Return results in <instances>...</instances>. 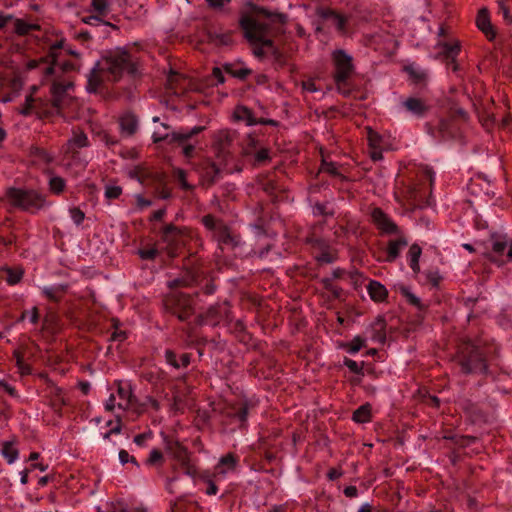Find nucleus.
I'll return each instance as SVG.
<instances>
[{"label": "nucleus", "mask_w": 512, "mask_h": 512, "mask_svg": "<svg viewBox=\"0 0 512 512\" xmlns=\"http://www.w3.org/2000/svg\"><path fill=\"white\" fill-rule=\"evenodd\" d=\"M164 448L165 451L175 461L184 460L183 458L187 456H192V453L188 450L186 446H184L178 440L170 438L168 436L164 437Z\"/></svg>", "instance_id": "a211bd4d"}, {"label": "nucleus", "mask_w": 512, "mask_h": 512, "mask_svg": "<svg viewBox=\"0 0 512 512\" xmlns=\"http://www.w3.org/2000/svg\"><path fill=\"white\" fill-rule=\"evenodd\" d=\"M333 64V80L339 93L349 95L350 89L347 88L349 79L355 73L353 58L343 49H336L331 54Z\"/></svg>", "instance_id": "39448f33"}, {"label": "nucleus", "mask_w": 512, "mask_h": 512, "mask_svg": "<svg viewBox=\"0 0 512 512\" xmlns=\"http://www.w3.org/2000/svg\"><path fill=\"white\" fill-rule=\"evenodd\" d=\"M365 346V340L360 336H356L352 339L351 342L345 343L342 345L343 348L347 350L348 353L354 354L360 351Z\"/></svg>", "instance_id": "3c124183"}, {"label": "nucleus", "mask_w": 512, "mask_h": 512, "mask_svg": "<svg viewBox=\"0 0 512 512\" xmlns=\"http://www.w3.org/2000/svg\"><path fill=\"white\" fill-rule=\"evenodd\" d=\"M49 191L52 194L60 195L65 191L66 181L60 176H51L48 182Z\"/></svg>", "instance_id": "c03bdc74"}, {"label": "nucleus", "mask_w": 512, "mask_h": 512, "mask_svg": "<svg viewBox=\"0 0 512 512\" xmlns=\"http://www.w3.org/2000/svg\"><path fill=\"white\" fill-rule=\"evenodd\" d=\"M120 131L125 136H133L139 126V120L137 116L132 112H126L119 117Z\"/></svg>", "instance_id": "412c9836"}, {"label": "nucleus", "mask_w": 512, "mask_h": 512, "mask_svg": "<svg viewBox=\"0 0 512 512\" xmlns=\"http://www.w3.org/2000/svg\"><path fill=\"white\" fill-rule=\"evenodd\" d=\"M6 197L13 207L31 214H36L51 204L46 194L35 189L9 187Z\"/></svg>", "instance_id": "7ed1b4c3"}, {"label": "nucleus", "mask_w": 512, "mask_h": 512, "mask_svg": "<svg viewBox=\"0 0 512 512\" xmlns=\"http://www.w3.org/2000/svg\"><path fill=\"white\" fill-rule=\"evenodd\" d=\"M2 271L6 274V282L11 286L18 284L24 275V270L21 267H4Z\"/></svg>", "instance_id": "4c0bfd02"}, {"label": "nucleus", "mask_w": 512, "mask_h": 512, "mask_svg": "<svg viewBox=\"0 0 512 512\" xmlns=\"http://www.w3.org/2000/svg\"><path fill=\"white\" fill-rule=\"evenodd\" d=\"M221 170L216 163L205 160L201 164L200 184L205 189L212 187L220 178Z\"/></svg>", "instance_id": "f8f14e48"}, {"label": "nucleus", "mask_w": 512, "mask_h": 512, "mask_svg": "<svg viewBox=\"0 0 512 512\" xmlns=\"http://www.w3.org/2000/svg\"><path fill=\"white\" fill-rule=\"evenodd\" d=\"M162 463H163L162 452L159 449H153L150 452L149 457L146 460V464L153 466V465L162 464Z\"/></svg>", "instance_id": "052dcab7"}, {"label": "nucleus", "mask_w": 512, "mask_h": 512, "mask_svg": "<svg viewBox=\"0 0 512 512\" xmlns=\"http://www.w3.org/2000/svg\"><path fill=\"white\" fill-rule=\"evenodd\" d=\"M181 235V230L174 224H168L162 229V240L168 244V254L171 257L176 256V248Z\"/></svg>", "instance_id": "f3484780"}, {"label": "nucleus", "mask_w": 512, "mask_h": 512, "mask_svg": "<svg viewBox=\"0 0 512 512\" xmlns=\"http://www.w3.org/2000/svg\"><path fill=\"white\" fill-rule=\"evenodd\" d=\"M30 156L34 158L37 163L49 165L54 161V156L46 149L33 146L30 148Z\"/></svg>", "instance_id": "f704fd0d"}, {"label": "nucleus", "mask_w": 512, "mask_h": 512, "mask_svg": "<svg viewBox=\"0 0 512 512\" xmlns=\"http://www.w3.org/2000/svg\"><path fill=\"white\" fill-rule=\"evenodd\" d=\"M404 108L417 117L424 116L428 110L429 106L426 102L421 98L409 97L403 102Z\"/></svg>", "instance_id": "5701e85b"}, {"label": "nucleus", "mask_w": 512, "mask_h": 512, "mask_svg": "<svg viewBox=\"0 0 512 512\" xmlns=\"http://www.w3.org/2000/svg\"><path fill=\"white\" fill-rule=\"evenodd\" d=\"M386 320L384 316L379 315L371 324L372 340L384 344L386 341Z\"/></svg>", "instance_id": "393cba45"}, {"label": "nucleus", "mask_w": 512, "mask_h": 512, "mask_svg": "<svg viewBox=\"0 0 512 512\" xmlns=\"http://www.w3.org/2000/svg\"><path fill=\"white\" fill-rule=\"evenodd\" d=\"M163 308L180 321H187L195 312L193 298L189 294L174 292L163 298Z\"/></svg>", "instance_id": "0eeeda50"}, {"label": "nucleus", "mask_w": 512, "mask_h": 512, "mask_svg": "<svg viewBox=\"0 0 512 512\" xmlns=\"http://www.w3.org/2000/svg\"><path fill=\"white\" fill-rule=\"evenodd\" d=\"M498 5H499V9H500V11L502 13L504 21L508 25H511L512 24V14L510 12L509 7L505 4V2L503 0H500L498 2Z\"/></svg>", "instance_id": "774afa93"}, {"label": "nucleus", "mask_w": 512, "mask_h": 512, "mask_svg": "<svg viewBox=\"0 0 512 512\" xmlns=\"http://www.w3.org/2000/svg\"><path fill=\"white\" fill-rule=\"evenodd\" d=\"M15 33L19 36L28 35L31 31L40 30V25L36 23H27L22 19H15Z\"/></svg>", "instance_id": "58836bf2"}, {"label": "nucleus", "mask_w": 512, "mask_h": 512, "mask_svg": "<svg viewBox=\"0 0 512 512\" xmlns=\"http://www.w3.org/2000/svg\"><path fill=\"white\" fill-rule=\"evenodd\" d=\"M117 393H118L119 397L124 401V403L119 402L118 407L125 409L132 402V400H131L132 392H131L130 388H125L119 384Z\"/></svg>", "instance_id": "864d4df0"}, {"label": "nucleus", "mask_w": 512, "mask_h": 512, "mask_svg": "<svg viewBox=\"0 0 512 512\" xmlns=\"http://www.w3.org/2000/svg\"><path fill=\"white\" fill-rule=\"evenodd\" d=\"M239 111L241 112V114L238 115L239 119H245L248 125L256 124L257 119L253 117V113L249 108L241 107Z\"/></svg>", "instance_id": "69168bd1"}, {"label": "nucleus", "mask_w": 512, "mask_h": 512, "mask_svg": "<svg viewBox=\"0 0 512 512\" xmlns=\"http://www.w3.org/2000/svg\"><path fill=\"white\" fill-rule=\"evenodd\" d=\"M198 504L183 497L176 499L170 505L171 512H198Z\"/></svg>", "instance_id": "473e14b6"}, {"label": "nucleus", "mask_w": 512, "mask_h": 512, "mask_svg": "<svg viewBox=\"0 0 512 512\" xmlns=\"http://www.w3.org/2000/svg\"><path fill=\"white\" fill-rule=\"evenodd\" d=\"M122 194V187L108 185L105 187V197L109 200L118 199Z\"/></svg>", "instance_id": "680f3d73"}, {"label": "nucleus", "mask_w": 512, "mask_h": 512, "mask_svg": "<svg viewBox=\"0 0 512 512\" xmlns=\"http://www.w3.org/2000/svg\"><path fill=\"white\" fill-rule=\"evenodd\" d=\"M214 238L222 250L225 248L233 250L241 244L240 234L232 231V229L224 223H219V228L217 233L214 234Z\"/></svg>", "instance_id": "9b49d317"}, {"label": "nucleus", "mask_w": 512, "mask_h": 512, "mask_svg": "<svg viewBox=\"0 0 512 512\" xmlns=\"http://www.w3.org/2000/svg\"><path fill=\"white\" fill-rule=\"evenodd\" d=\"M448 113L449 117L454 120H461L463 122H467L469 120L468 112L462 108L458 103L454 100H450L448 104Z\"/></svg>", "instance_id": "c9c22d12"}, {"label": "nucleus", "mask_w": 512, "mask_h": 512, "mask_svg": "<svg viewBox=\"0 0 512 512\" xmlns=\"http://www.w3.org/2000/svg\"><path fill=\"white\" fill-rule=\"evenodd\" d=\"M250 407L251 405L247 401L236 403L231 407L230 416L244 424L247 421Z\"/></svg>", "instance_id": "72a5a7b5"}, {"label": "nucleus", "mask_w": 512, "mask_h": 512, "mask_svg": "<svg viewBox=\"0 0 512 512\" xmlns=\"http://www.w3.org/2000/svg\"><path fill=\"white\" fill-rule=\"evenodd\" d=\"M73 86L72 82L62 83V82H54L51 86V100L61 111L62 108V99L65 96L67 90Z\"/></svg>", "instance_id": "b1692460"}, {"label": "nucleus", "mask_w": 512, "mask_h": 512, "mask_svg": "<svg viewBox=\"0 0 512 512\" xmlns=\"http://www.w3.org/2000/svg\"><path fill=\"white\" fill-rule=\"evenodd\" d=\"M202 224L210 231H213L214 234L217 233L219 228V223H223L222 220L216 219L213 215L207 214L201 219Z\"/></svg>", "instance_id": "5fc2aeb1"}, {"label": "nucleus", "mask_w": 512, "mask_h": 512, "mask_svg": "<svg viewBox=\"0 0 512 512\" xmlns=\"http://www.w3.org/2000/svg\"><path fill=\"white\" fill-rule=\"evenodd\" d=\"M453 121L454 119L450 117L448 119H440L436 127L437 135L435 132H432V135L442 140L454 138L458 132V128L454 125Z\"/></svg>", "instance_id": "4be33fe9"}, {"label": "nucleus", "mask_w": 512, "mask_h": 512, "mask_svg": "<svg viewBox=\"0 0 512 512\" xmlns=\"http://www.w3.org/2000/svg\"><path fill=\"white\" fill-rule=\"evenodd\" d=\"M508 244L507 237L497 233H492L487 241L476 243L478 248H482V254L498 265L512 261V241Z\"/></svg>", "instance_id": "423d86ee"}, {"label": "nucleus", "mask_w": 512, "mask_h": 512, "mask_svg": "<svg viewBox=\"0 0 512 512\" xmlns=\"http://www.w3.org/2000/svg\"><path fill=\"white\" fill-rule=\"evenodd\" d=\"M367 291L370 298L375 302H383L388 297V291L386 287L376 280H370L367 285Z\"/></svg>", "instance_id": "bb28decb"}, {"label": "nucleus", "mask_w": 512, "mask_h": 512, "mask_svg": "<svg viewBox=\"0 0 512 512\" xmlns=\"http://www.w3.org/2000/svg\"><path fill=\"white\" fill-rule=\"evenodd\" d=\"M371 219L373 224L382 233L395 234L398 231L397 225L389 218V216L379 207H375L371 211Z\"/></svg>", "instance_id": "ddd939ff"}, {"label": "nucleus", "mask_w": 512, "mask_h": 512, "mask_svg": "<svg viewBox=\"0 0 512 512\" xmlns=\"http://www.w3.org/2000/svg\"><path fill=\"white\" fill-rule=\"evenodd\" d=\"M321 170L323 172H326L332 176L340 177L341 179H344L345 177L339 172V169L337 165L333 162H323L321 165Z\"/></svg>", "instance_id": "4d7b16f0"}, {"label": "nucleus", "mask_w": 512, "mask_h": 512, "mask_svg": "<svg viewBox=\"0 0 512 512\" xmlns=\"http://www.w3.org/2000/svg\"><path fill=\"white\" fill-rule=\"evenodd\" d=\"M223 69L226 73L230 74L231 76L239 79V80H245L251 73L252 70L249 68H235V64L227 63L223 66Z\"/></svg>", "instance_id": "37998d69"}, {"label": "nucleus", "mask_w": 512, "mask_h": 512, "mask_svg": "<svg viewBox=\"0 0 512 512\" xmlns=\"http://www.w3.org/2000/svg\"><path fill=\"white\" fill-rule=\"evenodd\" d=\"M90 11L95 12L101 18L106 17L110 12L109 0H92L90 4Z\"/></svg>", "instance_id": "79ce46f5"}, {"label": "nucleus", "mask_w": 512, "mask_h": 512, "mask_svg": "<svg viewBox=\"0 0 512 512\" xmlns=\"http://www.w3.org/2000/svg\"><path fill=\"white\" fill-rule=\"evenodd\" d=\"M99 61L100 67L107 72L109 82H118L124 75L134 77L137 73L136 63L126 50L110 51Z\"/></svg>", "instance_id": "f03ea898"}, {"label": "nucleus", "mask_w": 512, "mask_h": 512, "mask_svg": "<svg viewBox=\"0 0 512 512\" xmlns=\"http://www.w3.org/2000/svg\"><path fill=\"white\" fill-rule=\"evenodd\" d=\"M254 165H262L271 160L270 150L266 147H260L254 153Z\"/></svg>", "instance_id": "603ef678"}, {"label": "nucleus", "mask_w": 512, "mask_h": 512, "mask_svg": "<svg viewBox=\"0 0 512 512\" xmlns=\"http://www.w3.org/2000/svg\"><path fill=\"white\" fill-rule=\"evenodd\" d=\"M204 130L203 126H195L191 130L187 132H173L171 134H159L157 132L153 133V142L159 143L162 141H167L169 144L178 143L182 146V153L186 158H191L193 156L195 146L193 144H188L187 141L191 139L193 136L199 134Z\"/></svg>", "instance_id": "1a4fd4ad"}, {"label": "nucleus", "mask_w": 512, "mask_h": 512, "mask_svg": "<svg viewBox=\"0 0 512 512\" xmlns=\"http://www.w3.org/2000/svg\"><path fill=\"white\" fill-rule=\"evenodd\" d=\"M230 316V310L227 307V303L215 304L210 306L205 313L199 314L196 319V325L202 326L210 324L217 326L221 321L228 319Z\"/></svg>", "instance_id": "9d476101"}, {"label": "nucleus", "mask_w": 512, "mask_h": 512, "mask_svg": "<svg viewBox=\"0 0 512 512\" xmlns=\"http://www.w3.org/2000/svg\"><path fill=\"white\" fill-rule=\"evenodd\" d=\"M438 47L440 48L439 57H442L445 61L457 57L461 51L459 41L441 42Z\"/></svg>", "instance_id": "cd10ccee"}, {"label": "nucleus", "mask_w": 512, "mask_h": 512, "mask_svg": "<svg viewBox=\"0 0 512 512\" xmlns=\"http://www.w3.org/2000/svg\"><path fill=\"white\" fill-rule=\"evenodd\" d=\"M68 290L67 284H59L54 287H45L42 290L44 296L51 302L59 303Z\"/></svg>", "instance_id": "7c9ffc66"}, {"label": "nucleus", "mask_w": 512, "mask_h": 512, "mask_svg": "<svg viewBox=\"0 0 512 512\" xmlns=\"http://www.w3.org/2000/svg\"><path fill=\"white\" fill-rule=\"evenodd\" d=\"M249 13L242 14L239 26L247 41L255 45L253 54L262 58L265 54L264 47L271 48L276 59L281 58V53L274 47V42L269 38L272 25L286 24L287 15L280 12H271L267 8L249 3Z\"/></svg>", "instance_id": "f257e3e1"}, {"label": "nucleus", "mask_w": 512, "mask_h": 512, "mask_svg": "<svg viewBox=\"0 0 512 512\" xmlns=\"http://www.w3.org/2000/svg\"><path fill=\"white\" fill-rule=\"evenodd\" d=\"M258 147V140L254 137L249 135L246 139V144L244 147V154L245 155H251L253 154Z\"/></svg>", "instance_id": "e2e57ef3"}, {"label": "nucleus", "mask_w": 512, "mask_h": 512, "mask_svg": "<svg viewBox=\"0 0 512 512\" xmlns=\"http://www.w3.org/2000/svg\"><path fill=\"white\" fill-rule=\"evenodd\" d=\"M408 245V242L405 238L400 237L396 240H390L387 247V262H394L400 254L401 248Z\"/></svg>", "instance_id": "2f4dec72"}, {"label": "nucleus", "mask_w": 512, "mask_h": 512, "mask_svg": "<svg viewBox=\"0 0 512 512\" xmlns=\"http://www.w3.org/2000/svg\"><path fill=\"white\" fill-rule=\"evenodd\" d=\"M45 65V67L49 66V60L47 55L45 57H41L39 59H32L27 62L26 68L28 70H33L39 68L40 66Z\"/></svg>", "instance_id": "338daca9"}, {"label": "nucleus", "mask_w": 512, "mask_h": 512, "mask_svg": "<svg viewBox=\"0 0 512 512\" xmlns=\"http://www.w3.org/2000/svg\"><path fill=\"white\" fill-rule=\"evenodd\" d=\"M476 24L479 30L485 35L489 41L496 38V30L490 21L489 11L487 8H481L476 17Z\"/></svg>", "instance_id": "aec40b11"}, {"label": "nucleus", "mask_w": 512, "mask_h": 512, "mask_svg": "<svg viewBox=\"0 0 512 512\" xmlns=\"http://www.w3.org/2000/svg\"><path fill=\"white\" fill-rule=\"evenodd\" d=\"M233 142V134L229 130H220L214 136L213 147L218 157L225 158Z\"/></svg>", "instance_id": "6ab92c4d"}, {"label": "nucleus", "mask_w": 512, "mask_h": 512, "mask_svg": "<svg viewBox=\"0 0 512 512\" xmlns=\"http://www.w3.org/2000/svg\"><path fill=\"white\" fill-rule=\"evenodd\" d=\"M316 15L324 20H331L338 31L345 32L348 19L344 15L322 6L316 8Z\"/></svg>", "instance_id": "dca6fc26"}, {"label": "nucleus", "mask_w": 512, "mask_h": 512, "mask_svg": "<svg viewBox=\"0 0 512 512\" xmlns=\"http://www.w3.org/2000/svg\"><path fill=\"white\" fill-rule=\"evenodd\" d=\"M371 405L365 403L358 407L352 415L353 421L356 423H367L371 421Z\"/></svg>", "instance_id": "e433bc0d"}, {"label": "nucleus", "mask_w": 512, "mask_h": 512, "mask_svg": "<svg viewBox=\"0 0 512 512\" xmlns=\"http://www.w3.org/2000/svg\"><path fill=\"white\" fill-rule=\"evenodd\" d=\"M13 356L16 360V366L19 369V372L22 375L31 374V371H32L31 366L24 361L23 354L20 351L16 350V351H14Z\"/></svg>", "instance_id": "8fccbe9b"}, {"label": "nucleus", "mask_w": 512, "mask_h": 512, "mask_svg": "<svg viewBox=\"0 0 512 512\" xmlns=\"http://www.w3.org/2000/svg\"><path fill=\"white\" fill-rule=\"evenodd\" d=\"M400 293L402 296H404L407 300V302L413 306H415L416 308H418L419 310H424L426 307L421 303V300L416 296L414 295L410 290L409 288L407 287H400Z\"/></svg>", "instance_id": "de8ad7c7"}, {"label": "nucleus", "mask_w": 512, "mask_h": 512, "mask_svg": "<svg viewBox=\"0 0 512 512\" xmlns=\"http://www.w3.org/2000/svg\"><path fill=\"white\" fill-rule=\"evenodd\" d=\"M463 374H487L488 364L482 350L471 342H463L455 357Z\"/></svg>", "instance_id": "20e7f679"}, {"label": "nucleus", "mask_w": 512, "mask_h": 512, "mask_svg": "<svg viewBox=\"0 0 512 512\" xmlns=\"http://www.w3.org/2000/svg\"><path fill=\"white\" fill-rule=\"evenodd\" d=\"M128 175L130 178L136 179L140 183H143L145 179L149 177V172L142 166H135L128 172Z\"/></svg>", "instance_id": "6e6d98bb"}, {"label": "nucleus", "mask_w": 512, "mask_h": 512, "mask_svg": "<svg viewBox=\"0 0 512 512\" xmlns=\"http://www.w3.org/2000/svg\"><path fill=\"white\" fill-rule=\"evenodd\" d=\"M89 146V140L85 132L81 129H73L72 136L67 140L64 146L66 154H76L79 149Z\"/></svg>", "instance_id": "2eb2a0df"}, {"label": "nucleus", "mask_w": 512, "mask_h": 512, "mask_svg": "<svg viewBox=\"0 0 512 512\" xmlns=\"http://www.w3.org/2000/svg\"><path fill=\"white\" fill-rule=\"evenodd\" d=\"M344 365L353 373L363 375V362L357 363L356 361L345 357L344 358Z\"/></svg>", "instance_id": "bf43d9fd"}, {"label": "nucleus", "mask_w": 512, "mask_h": 512, "mask_svg": "<svg viewBox=\"0 0 512 512\" xmlns=\"http://www.w3.org/2000/svg\"><path fill=\"white\" fill-rule=\"evenodd\" d=\"M1 454L9 464H12L18 458L19 450L15 447L13 442L5 441L2 444Z\"/></svg>", "instance_id": "a19ab883"}, {"label": "nucleus", "mask_w": 512, "mask_h": 512, "mask_svg": "<svg viewBox=\"0 0 512 512\" xmlns=\"http://www.w3.org/2000/svg\"><path fill=\"white\" fill-rule=\"evenodd\" d=\"M63 47V40L57 41L53 45H51L49 52L47 54L49 60V66L43 68V73L45 76H50L55 73V67L57 64V59L59 56V50Z\"/></svg>", "instance_id": "a878e982"}, {"label": "nucleus", "mask_w": 512, "mask_h": 512, "mask_svg": "<svg viewBox=\"0 0 512 512\" xmlns=\"http://www.w3.org/2000/svg\"><path fill=\"white\" fill-rule=\"evenodd\" d=\"M195 282V276L188 272L185 276L181 278H176L169 282V287L177 288V287H190Z\"/></svg>", "instance_id": "09e8293b"}, {"label": "nucleus", "mask_w": 512, "mask_h": 512, "mask_svg": "<svg viewBox=\"0 0 512 512\" xmlns=\"http://www.w3.org/2000/svg\"><path fill=\"white\" fill-rule=\"evenodd\" d=\"M183 459L184 460H179L177 462L184 470V473L188 476L195 477L198 472L195 462L192 460L191 456H187Z\"/></svg>", "instance_id": "49530a36"}, {"label": "nucleus", "mask_w": 512, "mask_h": 512, "mask_svg": "<svg viewBox=\"0 0 512 512\" xmlns=\"http://www.w3.org/2000/svg\"><path fill=\"white\" fill-rule=\"evenodd\" d=\"M238 464V458L234 453L222 456L215 467L219 474L224 475L227 471H234Z\"/></svg>", "instance_id": "c756f323"}, {"label": "nucleus", "mask_w": 512, "mask_h": 512, "mask_svg": "<svg viewBox=\"0 0 512 512\" xmlns=\"http://www.w3.org/2000/svg\"><path fill=\"white\" fill-rule=\"evenodd\" d=\"M422 249L418 244H412L409 248L408 256L410 259V267L415 274L420 272L419 258L421 256Z\"/></svg>", "instance_id": "ea45409f"}, {"label": "nucleus", "mask_w": 512, "mask_h": 512, "mask_svg": "<svg viewBox=\"0 0 512 512\" xmlns=\"http://www.w3.org/2000/svg\"><path fill=\"white\" fill-rule=\"evenodd\" d=\"M70 217L76 225H80L85 219V213L79 207L69 209Z\"/></svg>", "instance_id": "0e129e2a"}, {"label": "nucleus", "mask_w": 512, "mask_h": 512, "mask_svg": "<svg viewBox=\"0 0 512 512\" xmlns=\"http://www.w3.org/2000/svg\"><path fill=\"white\" fill-rule=\"evenodd\" d=\"M207 40L209 43L217 47L231 46L234 42L232 32L218 33L215 31H209L207 33Z\"/></svg>", "instance_id": "c85d7f7f"}, {"label": "nucleus", "mask_w": 512, "mask_h": 512, "mask_svg": "<svg viewBox=\"0 0 512 512\" xmlns=\"http://www.w3.org/2000/svg\"><path fill=\"white\" fill-rule=\"evenodd\" d=\"M18 111L23 116L35 114L40 119L49 118L60 113L51 99L34 98L32 94L26 96L24 104Z\"/></svg>", "instance_id": "6e6552de"}, {"label": "nucleus", "mask_w": 512, "mask_h": 512, "mask_svg": "<svg viewBox=\"0 0 512 512\" xmlns=\"http://www.w3.org/2000/svg\"><path fill=\"white\" fill-rule=\"evenodd\" d=\"M102 68L100 67V61H98L90 71L86 86L89 93H97L103 88L104 83L109 81L107 72Z\"/></svg>", "instance_id": "4468645a"}, {"label": "nucleus", "mask_w": 512, "mask_h": 512, "mask_svg": "<svg viewBox=\"0 0 512 512\" xmlns=\"http://www.w3.org/2000/svg\"><path fill=\"white\" fill-rule=\"evenodd\" d=\"M50 405L53 410L57 413H60L62 407L66 405V400L63 396V391L61 388H54L53 397L51 398Z\"/></svg>", "instance_id": "a18cd8bd"}, {"label": "nucleus", "mask_w": 512, "mask_h": 512, "mask_svg": "<svg viewBox=\"0 0 512 512\" xmlns=\"http://www.w3.org/2000/svg\"><path fill=\"white\" fill-rule=\"evenodd\" d=\"M175 175L183 190L190 191L194 189V186L187 182V174L185 170L179 168L175 171Z\"/></svg>", "instance_id": "13d9d810"}]
</instances>
